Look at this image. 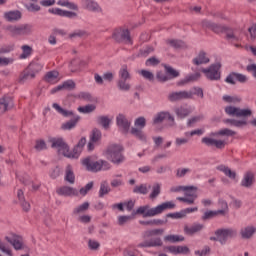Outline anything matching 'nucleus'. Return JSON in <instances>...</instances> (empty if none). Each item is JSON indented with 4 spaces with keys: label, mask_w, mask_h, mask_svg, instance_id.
<instances>
[{
    "label": "nucleus",
    "mask_w": 256,
    "mask_h": 256,
    "mask_svg": "<svg viewBox=\"0 0 256 256\" xmlns=\"http://www.w3.org/2000/svg\"><path fill=\"white\" fill-rule=\"evenodd\" d=\"M167 209H175V203L172 201L163 202L154 208H151L149 205L140 206L137 208L135 214L143 215V217H155L157 215H161V213H163V211H167Z\"/></svg>",
    "instance_id": "nucleus-1"
},
{
    "label": "nucleus",
    "mask_w": 256,
    "mask_h": 256,
    "mask_svg": "<svg viewBox=\"0 0 256 256\" xmlns=\"http://www.w3.org/2000/svg\"><path fill=\"white\" fill-rule=\"evenodd\" d=\"M5 241L13 247L14 251H22L23 253L20 256H30L28 253L31 251L27 243H25V238H23L22 235H19L17 233H10L9 236H5Z\"/></svg>",
    "instance_id": "nucleus-2"
},
{
    "label": "nucleus",
    "mask_w": 256,
    "mask_h": 256,
    "mask_svg": "<svg viewBox=\"0 0 256 256\" xmlns=\"http://www.w3.org/2000/svg\"><path fill=\"white\" fill-rule=\"evenodd\" d=\"M106 157L108 161H111V163H114V165H121V163L125 162L123 146L111 144L106 150Z\"/></svg>",
    "instance_id": "nucleus-3"
},
{
    "label": "nucleus",
    "mask_w": 256,
    "mask_h": 256,
    "mask_svg": "<svg viewBox=\"0 0 256 256\" xmlns=\"http://www.w3.org/2000/svg\"><path fill=\"white\" fill-rule=\"evenodd\" d=\"M214 235L209 238L210 241H217L220 245H227L229 239L237 236V231L233 228H220L214 232Z\"/></svg>",
    "instance_id": "nucleus-4"
},
{
    "label": "nucleus",
    "mask_w": 256,
    "mask_h": 256,
    "mask_svg": "<svg viewBox=\"0 0 256 256\" xmlns=\"http://www.w3.org/2000/svg\"><path fill=\"white\" fill-rule=\"evenodd\" d=\"M8 35L11 37H19L21 35H31L33 33V26L30 24L22 25H8L6 27Z\"/></svg>",
    "instance_id": "nucleus-5"
},
{
    "label": "nucleus",
    "mask_w": 256,
    "mask_h": 256,
    "mask_svg": "<svg viewBox=\"0 0 256 256\" xmlns=\"http://www.w3.org/2000/svg\"><path fill=\"white\" fill-rule=\"evenodd\" d=\"M202 73H204L206 79L209 81H219L221 80V64L216 62L210 65L208 68H202Z\"/></svg>",
    "instance_id": "nucleus-6"
},
{
    "label": "nucleus",
    "mask_w": 256,
    "mask_h": 256,
    "mask_svg": "<svg viewBox=\"0 0 256 256\" xmlns=\"http://www.w3.org/2000/svg\"><path fill=\"white\" fill-rule=\"evenodd\" d=\"M193 98V92L187 90L173 91L167 96L170 103H179V101H185Z\"/></svg>",
    "instance_id": "nucleus-7"
},
{
    "label": "nucleus",
    "mask_w": 256,
    "mask_h": 256,
    "mask_svg": "<svg viewBox=\"0 0 256 256\" xmlns=\"http://www.w3.org/2000/svg\"><path fill=\"white\" fill-rule=\"evenodd\" d=\"M225 113L230 117H251V115H253V110L250 108L241 109L235 106H227L225 108Z\"/></svg>",
    "instance_id": "nucleus-8"
},
{
    "label": "nucleus",
    "mask_w": 256,
    "mask_h": 256,
    "mask_svg": "<svg viewBox=\"0 0 256 256\" xmlns=\"http://www.w3.org/2000/svg\"><path fill=\"white\" fill-rule=\"evenodd\" d=\"M112 39L117 43H132L129 29H116L113 32Z\"/></svg>",
    "instance_id": "nucleus-9"
},
{
    "label": "nucleus",
    "mask_w": 256,
    "mask_h": 256,
    "mask_svg": "<svg viewBox=\"0 0 256 256\" xmlns=\"http://www.w3.org/2000/svg\"><path fill=\"white\" fill-rule=\"evenodd\" d=\"M165 119L170 121L169 127H175V117H173V115L167 111L157 113L153 118V125H159L163 123Z\"/></svg>",
    "instance_id": "nucleus-10"
},
{
    "label": "nucleus",
    "mask_w": 256,
    "mask_h": 256,
    "mask_svg": "<svg viewBox=\"0 0 256 256\" xmlns=\"http://www.w3.org/2000/svg\"><path fill=\"white\" fill-rule=\"evenodd\" d=\"M48 143L51 144L52 149H57L58 153H61L62 155H65V153L67 152V149L69 147V145H67V143H65L63 138H50L48 140Z\"/></svg>",
    "instance_id": "nucleus-11"
},
{
    "label": "nucleus",
    "mask_w": 256,
    "mask_h": 256,
    "mask_svg": "<svg viewBox=\"0 0 256 256\" xmlns=\"http://www.w3.org/2000/svg\"><path fill=\"white\" fill-rule=\"evenodd\" d=\"M82 165L86 167L87 171H91V173H99L101 171L100 160L94 161L91 157L82 160Z\"/></svg>",
    "instance_id": "nucleus-12"
},
{
    "label": "nucleus",
    "mask_w": 256,
    "mask_h": 256,
    "mask_svg": "<svg viewBox=\"0 0 256 256\" xmlns=\"http://www.w3.org/2000/svg\"><path fill=\"white\" fill-rule=\"evenodd\" d=\"M116 125L119 127L122 133H129V129H131V122L127 119V116L123 114L117 115Z\"/></svg>",
    "instance_id": "nucleus-13"
},
{
    "label": "nucleus",
    "mask_w": 256,
    "mask_h": 256,
    "mask_svg": "<svg viewBox=\"0 0 256 256\" xmlns=\"http://www.w3.org/2000/svg\"><path fill=\"white\" fill-rule=\"evenodd\" d=\"M201 142L206 145V147H216V149H225V140H217L211 137L202 138Z\"/></svg>",
    "instance_id": "nucleus-14"
},
{
    "label": "nucleus",
    "mask_w": 256,
    "mask_h": 256,
    "mask_svg": "<svg viewBox=\"0 0 256 256\" xmlns=\"http://www.w3.org/2000/svg\"><path fill=\"white\" fill-rule=\"evenodd\" d=\"M13 98L11 96H3L0 98V115L7 113V111L13 109Z\"/></svg>",
    "instance_id": "nucleus-15"
},
{
    "label": "nucleus",
    "mask_w": 256,
    "mask_h": 256,
    "mask_svg": "<svg viewBox=\"0 0 256 256\" xmlns=\"http://www.w3.org/2000/svg\"><path fill=\"white\" fill-rule=\"evenodd\" d=\"M202 27H204L205 29H210L211 31H213V33L217 34L223 33L225 31V26L209 20H203Z\"/></svg>",
    "instance_id": "nucleus-16"
},
{
    "label": "nucleus",
    "mask_w": 256,
    "mask_h": 256,
    "mask_svg": "<svg viewBox=\"0 0 256 256\" xmlns=\"http://www.w3.org/2000/svg\"><path fill=\"white\" fill-rule=\"evenodd\" d=\"M56 193L63 197H77L79 195V191L76 188L69 186H62L58 188Z\"/></svg>",
    "instance_id": "nucleus-17"
},
{
    "label": "nucleus",
    "mask_w": 256,
    "mask_h": 256,
    "mask_svg": "<svg viewBox=\"0 0 256 256\" xmlns=\"http://www.w3.org/2000/svg\"><path fill=\"white\" fill-rule=\"evenodd\" d=\"M48 12L52 13V15H58V17H67L68 19H75L77 17V13L60 8H50Z\"/></svg>",
    "instance_id": "nucleus-18"
},
{
    "label": "nucleus",
    "mask_w": 256,
    "mask_h": 256,
    "mask_svg": "<svg viewBox=\"0 0 256 256\" xmlns=\"http://www.w3.org/2000/svg\"><path fill=\"white\" fill-rule=\"evenodd\" d=\"M174 113L178 119H186L191 113H193V107L191 106H179L174 110Z\"/></svg>",
    "instance_id": "nucleus-19"
},
{
    "label": "nucleus",
    "mask_w": 256,
    "mask_h": 256,
    "mask_svg": "<svg viewBox=\"0 0 256 256\" xmlns=\"http://www.w3.org/2000/svg\"><path fill=\"white\" fill-rule=\"evenodd\" d=\"M139 248H146V247H163V240L160 237H155L150 240H145L142 243L137 245Z\"/></svg>",
    "instance_id": "nucleus-20"
},
{
    "label": "nucleus",
    "mask_w": 256,
    "mask_h": 256,
    "mask_svg": "<svg viewBox=\"0 0 256 256\" xmlns=\"http://www.w3.org/2000/svg\"><path fill=\"white\" fill-rule=\"evenodd\" d=\"M84 9L92 11L93 13H101V6L94 0H82Z\"/></svg>",
    "instance_id": "nucleus-21"
},
{
    "label": "nucleus",
    "mask_w": 256,
    "mask_h": 256,
    "mask_svg": "<svg viewBox=\"0 0 256 256\" xmlns=\"http://www.w3.org/2000/svg\"><path fill=\"white\" fill-rule=\"evenodd\" d=\"M205 228V225L200 223H194L192 226H184V233L186 235H195V233H199L200 231H203Z\"/></svg>",
    "instance_id": "nucleus-22"
},
{
    "label": "nucleus",
    "mask_w": 256,
    "mask_h": 256,
    "mask_svg": "<svg viewBox=\"0 0 256 256\" xmlns=\"http://www.w3.org/2000/svg\"><path fill=\"white\" fill-rule=\"evenodd\" d=\"M59 80H60L59 71L57 70L49 71L44 76V81L46 83H50V84L59 83Z\"/></svg>",
    "instance_id": "nucleus-23"
},
{
    "label": "nucleus",
    "mask_w": 256,
    "mask_h": 256,
    "mask_svg": "<svg viewBox=\"0 0 256 256\" xmlns=\"http://www.w3.org/2000/svg\"><path fill=\"white\" fill-rule=\"evenodd\" d=\"M81 120L80 116H73V118L62 124L61 129L63 131H71V129H75L77 127V123Z\"/></svg>",
    "instance_id": "nucleus-24"
},
{
    "label": "nucleus",
    "mask_w": 256,
    "mask_h": 256,
    "mask_svg": "<svg viewBox=\"0 0 256 256\" xmlns=\"http://www.w3.org/2000/svg\"><path fill=\"white\" fill-rule=\"evenodd\" d=\"M75 89V83L73 80L65 81L63 84L58 85L56 88L52 90V93H57V91H73Z\"/></svg>",
    "instance_id": "nucleus-25"
},
{
    "label": "nucleus",
    "mask_w": 256,
    "mask_h": 256,
    "mask_svg": "<svg viewBox=\"0 0 256 256\" xmlns=\"http://www.w3.org/2000/svg\"><path fill=\"white\" fill-rule=\"evenodd\" d=\"M209 57H207V53L201 51L199 52V54L192 60V63H194V65H207V63H209Z\"/></svg>",
    "instance_id": "nucleus-26"
},
{
    "label": "nucleus",
    "mask_w": 256,
    "mask_h": 256,
    "mask_svg": "<svg viewBox=\"0 0 256 256\" xmlns=\"http://www.w3.org/2000/svg\"><path fill=\"white\" fill-rule=\"evenodd\" d=\"M35 73H32L29 68H26L19 76V83H27V81H32V79H35Z\"/></svg>",
    "instance_id": "nucleus-27"
},
{
    "label": "nucleus",
    "mask_w": 256,
    "mask_h": 256,
    "mask_svg": "<svg viewBox=\"0 0 256 256\" xmlns=\"http://www.w3.org/2000/svg\"><path fill=\"white\" fill-rule=\"evenodd\" d=\"M22 14L21 11L15 10V11H9L4 13V18L6 21H9L10 23H13V21H19L21 19Z\"/></svg>",
    "instance_id": "nucleus-28"
},
{
    "label": "nucleus",
    "mask_w": 256,
    "mask_h": 256,
    "mask_svg": "<svg viewBox=\"0 0 256 256\" xmlns=\"http://www.w3.org/2000/svg\"><path fill=\"white\" fill-rule=\"evenodd\" d=\"M233 135H237V132L229 129V128H225V129H221L217 132H212L210 133V137H233Z\"/></svg>",
    "instance_id": "nucleus-29"
},
{
    "label": "nucleus",
    "mask_w": 256,
    "mask_h": 256,
    "mask_svg": "<svg viewBox=\"0 0 256 256\" xmlns=\"http://www.w3.org/2000/svg\"><path fill=\"white\" fill-rule=\"evenodd\" d=\"M256 228L253 226H246L240 230L242 239H251L255 235Z\"/></svg>",
    "instance_id": "nucleus-30"
},
{
    "label": "nucleus",
    "mask_w": 256,
    "mask_h": 256,
    "mask_svg": "<svg viewBox=\"0 0 256 256\" xmlns=\"http://www.w3.org/2000/svg\"><path fill=\"white\" fill-rule=\"evenodd\" d=\"M200 78H201V73L196 72L194 74H190L186 76L184 79L178 82V85H187V83H193L195 81H199Z\"/></svg>",
    "instance_id": "nucleus-31"
},
{
    "label": "nucleus",
    "mask_w": 256,
    "mask_h": 256,
    "mask_svg": "<svg viewBox=\"0 0 256 256\" xmlns=\"http://www.w3.org/2000/svg\"><path fill=\"white\" fill-rule=\"evenodd\" d=\"M218 171L224 173V175H226V177H228L229 179H237V172L232 171L229 167L225 165L218 166Z\"/></svg>",
    "instance_id": "nucleus-32"
},
{
    "label": "nucleus",
    "mask_w": 256,
    "mask_h": 256,
    "mask_svg": "<svg viewBox=\"0 0 256 256\" xmlns=\"http://www.w3.org/2000/svg\"><path fill=\"white\" fill-rule=\"evenodd\" d=\"M64 179L67 181V183H70V185L75 184V173H73V168H71V165L66 167Z\"/></svg>",
    "instance_id": "nucleus-33"
},
{
    "label": "nucleus",
    "mask_w": 256,
    "mask_h": 256,
    "mask_svg": "<svg viewBox=\"0 0 256 256\" xmlns=\"http://www.w3.org/2000/svg\"><path fill=\"white\" fill-rule=\"evenodd\" d=\"M163 233H165V230L161 228L146 230L143 233V239H149V237H157V235H163Z\"/></svg>",
    "instance_id": "nucleus-34"
},
{
    "label": "nucleus",
    "mask_w": 256,
    "mask_h": 256,
    "mask_svg": "<svg viewBox=\"0 0 256 256\" xmlns=\"http://www.w3.org/2000/svg\"><path fill=\"white\" fill-rule=\"evenodd\" d=\"M83 150L79 149L78 147H74L73 151H69V146L67 151L64 153V157H68V159H79V156L81 155V152Z\"/></svg>",
    "instance_id": "nucleus-35"
},
{
    "label": "nucleus",
    "mask_w": 256,
    "mask_h": 256,
    "mask_svg": "<svg viewBox=\"0 0 256 256\" xmlns=\"http://www.w3.org/2000/svg\"><path fill=\"white\" fill-rule=\"evenodd\" d=\"M255 178V175L252 172H247L244 175L243 180L241 181L242 187H251L253 185V179Z\"/></svg>",
    "instance_id": "nucleus-36"
},
{
    "label": "nucleus",
    "mask_w": 256,
    "mask_h": 256,
    "mask_svg": "<svg viewBox=\"0 0 256 256\" xmlns=\"http://www.w3.org/2000/svg\"><path fill=\"white\" fill-rule=\"evenodd\" d=\"M109 193H111V188L109 187V183H107V181L101 182L100 190L98 193L100 199H103V197H105V195H109Z\"/></svg>",
    "instance_id": "nucleus-37"
},
{
    "label": "nucleus",
    "mask_w": 256,
    "mask_h": 256,
    "mask_svg": "<svg viewBox=\"0 0 256 256\" xmlns=\"http://www.w3.org/2000/svg\"><path fill=\"white\" fill-rule=\"evenodd\" d=\"M223 33H225L226 39H228V41H239V37L235 35V30L233 28L225 26Z\"/></svg>",
    "instance_id": "nucleus-38"
},
{
    "label": "nucleus",
    "mask_w": 256,
    "mask_h": 256,
    "mask_svg": "<svg viewBox=\"0 0 256 256\" xmlns=\"http://www.w3.org/2000/svg\"><path fill=\"white\" fill-rule=\"evenodd\" d=\"M217 215H225V211L208 210L202 216V221H209V219H213V217H217Z\"/></svg>",
    "instance_id": "nucleus-39"
},
{
    "label": "nucleus",
    "mask_w": 256,
    "mask_h": 256,
    "mask_svg": "<svg viewBox=\"0 0 256 256\" xmlns=\"http://www.w3.org/2000/svg\"><path fill=\"white\" fill-rule=\"evenodd\" d=\"M131 79V74L127 69V66H122L119 70V81H129Z\"/></svg>",
    "instance_id": "nucleus-40"
},
{
    "label": "nucleus",
    "mask_w": 256,
    "mask_h": 256,
    "mask_svg": "<svg viewBox=\"0 0 256 256\" xmlns=\"http://www.w3.org/2000/svg\"><path fill=\"white\" fill-rule=\"evenodd\" d=\"M131 134L140 141H147V136H145V133H143V130H141V128L132 127Z\"/></svg>",
    "instance_id": "nucleus-41"
},
{
    "label": "nucleus",
    "mask_w": 256,
    "mask_h": 256,
    "mask_svg": "<svg viewBox=\"0 0 256 256\" xmlns=\"http://www.w3.org/2000/svg\"><path fill=\"white\" fill-rule=\"evenodd\" d=\"M164 241L166 243H180L181 241H185V237L179 235H166L164 237Z\"/></svg>",
    "instance_id": "nucleus-42"
},
{
    "label": "nucleus",
    "mask_w": 256,
    "mask_h": 256,
    "mask_svg": "<svg viewBox=\"0 0 256 256\" xmlns=\"http://www.w3.org/2000/svg\"><path fill=\"white\" fill-rule=\"evenodd\" d=\"M167 44L170 45V47H174V49H185V47H187V44L182 40H167Z\"/></svg>",
    "instance_id": "nucleus-43"
},
{
    "label": "nucleus",
    "mask_w": 256,
    "mask_h": 256,
    "mask_svg": "<svg viewBox=\"0 0 256 256\" xmlns=\"http://www.w3.org/2000/svg\"><path fill=\"white\" fill-rule=\"evenodd\" d=\"M158 195H161V184L154 183L152 186V192L149 195V199L153 201Z\"/></svg>",
    "instance_id": "nucleus-44"
},
{
    "label": "nucleus",
    "mask_w": 256,
    "mask_h": 256,
    "mask_svg": "<svg viewBox=\"0 0 256 256\" xmlns=\"http://www.w3.org/2000/svg\"><path fill=\"white\" fill-rule=\"evenodd\" d=\"M89 202H84L83 204L77 206L73 210V215H81V213H85L89 210Z\"/></svg>",
    "instance_id": "nucleus-45"
},
{
    "label": "nucleus",
    "mask_w": 256,
    "mask_h": 256,
    "mask_svg": "<svg viewBox=\"0 0 256 256\" xmlns=\"http://www.w3.org/2000/svg\"><path fill=\"white\" fill-rule=\"evenodd\" d=\"M52 107L57 111V113L63 115V117H71V115H73V111H67L59 106V104L57 103H53Z\"/></svg>",
    "instance_id": "nucleus-46"
},
{
    "label": "nucleus",
    "mask_w": 256,
    "mask_h": 256,
    "mask_svg": "<svg viewBox=\"0 0 256 256\" xmlns=\"http://www.w3.org/2000/svg\"><path fill=\"white\" fill-rule=\"evenodd\" d=\"M98 125H101L104 129H109V125H111V119L107 116H99L97 118Z\"/></svg>",
    "instance_id": "nucleus-47"
},
{
    "label": "nucleus",
    "mask_w": 256,
    "mask_h": 256,
    "mask_svg": "<svg viewBox=\"0 0 256 256\" xmlns=\"http://www.w3.org/2000/svg\"><path fill=\"white\" fill-rule=\"evenodd\" d=\"M29 71H31L32 73H34V75L36 76L37 73H39L40 71H42L43 69V65L39 62H32L30 63V65L28 66Z\"/></svg>",
    "instance_id": "nucleus-48"
},
{
    "label": "nucleus",
    "mask_w": 256,
    "mask_h": 256,
    "mask_svg": "<svg viewBox=\"0 0 256 256\" xmlns=\"http://www.w3.org/2000/svg\"><path fill=\"white\" fill-rule=\"evenodd\" d=\"M133 193H136L139 195H147V193H149V188H147L146 184H141L139 186L134 187Z\"/></svg>",
    "instance_id": "nucleus-49"
},
{
    "label": "nucleus",
    "mask_w": 256,
    "mask_h": 256,
    "mask_svg": "<svg viewBox=\"0 0 256 256\" xmlns=\"http://www.w3.org/2000/svg\"><path fill=\"white\" fill-rule=\"evenodd\" d=\"M153 51H155V48H153V46H146L140 49L138 53V57H149V55H151Z\"/></svg>",
    "instance_id": "nucleus-50"
},
{
    "label": "nucleus",
    "mask_w": 256,
    "mask_h": 256,
    "mask_svg": "<svg viewBox=\"0 0 256 256\" xmlns=\"http://www.w3.org/2000/svg\"><path fill=\"white\" fill-rule=\"evenodd\" d=\"M164 69L170 79H175L176 77H179V71L175 70L173 67L165 65Z\"/></svg>",
    "instance_id": "nucleus-51"
},
{
    "label": "nucleus",
    "mask_w": 256,
    "mask_h": 256,
    "mask_svg": "<svg viewBox=\"0 0 256 256\" xmlns=\"http://www.w3.org/2000/svg\"><path fill=\"white\" fill-rule=\"evenodd\" d=\"M156 79L160 83H167V81H170L171 77H169V75H167V73H165L163 71H158L156 73Z\"/></svg>",
    "instance_id": "nucleus-52"
},
{
    "label": "nucleus",
    "mask_w": 256,
    "mask_h": 256,
    "mask_svg": "<svg viewBox=\"0 0 256 256\" xmlns=\"http://www.w3.org/2000/svg\"><path fill=\"white\" fill-rule=\"evenodd\" d=\"M0 251L1 253H4V255L13 256V250L7 247V244H5V242H3L1 239H0Z\"/></svg>",
    "instance_id": "nucleus-53"
},
{
    "label": "nucleus",
    "mask_w": 256,
    "mask_h": 256,
    "mask_svg": "<svg viewBox=\"0 0 256 256\" xmlns=\"http://www.w3.org/2000/svg\"><path fill=\"white\" fill-rule=\"evenodd\" d=\"M117 87L120 91H130L131 84L127 83V80H118Z\"/></svg>",
    "instance_id": "nucleus-54"
},
{
    "label": "nucleus",
    "mask_w": 256,
    "mask_h": 256,
    "mask_svg": "<svg viewBox=\"0 0 256 256\" xmlns=\"http://www.w3.org/2000/svg\"><path fill=\"white\" fill-rule=\"evenodd\" d=\"M222 99L225 101V103H241V97L239 96L224 95Z\"/></svg>",
    "instance_id": "nucleus-55"
},
{
    "label": "nucleus",
    "mask_w": 256,
    "mask_h": 256,
    "mask_svg": "<svg viewBox=\"0 0 256 256\" xmlns=\"http://www.w3.org/2000/svg\"><path fill=\"white\" fill-rule=\"evenodd\" d=\"M23 53L20 55V59H27V57L31 56L33 49L29 45L22 46Z\"/></svg>",
    "instance_id": "nucleus-56"
},
{
    "label": "nucleus",
    "mask_w": 256,
    "mask_h": 256,
    "mask_svg": "<svg viewBox=\"0 0 256 256\" xmlns=\"http://www.w3.org/2000/svg\"><path fill=\"white\" fill-rule=\"evenodd\" d=\"M18 179H19L20 183L25 185V187H29L33 183V181H31V177L27 174L18 176Z\"/></svg>",
    "instance_id": "nucleus-57"
},
{
    "label": "nucleus",
    "mask_w": 256,
    "mask_h": 256,
    "mask_svg": "<svg viewBox=\"0 0 256 256\" xmlns=\"http://www.w3.org/2000/svg\"><path fill=\"white\" fill-rule=\"evenodd\" d=\"M187 190H184L185 197H193V195H197V186H185Z\"/></svg>",
    "instance_id": "nucleus-58"
},
{
    "label": "nucleus",
    "mask_w": 256,
    "mask_h": 256,
    "mask_svg": "<svg viewBox=\"0 0 256 256\" xmlns=\"http://www.w3.org/2000/svg\"><path fill=\"white\" fill-rule=\"evenodd\" d=\"M189 173H191V168H178L176 170V177H178V179H183V177L189 175Z\"/></svg>",
    "instance_id": "nucleus-59"
},
{
    "label": "nucleus",
    "mask_w": 256,
    "mask_h": 256,
    "mask_svg": "<svg viewBox=\"0 0 256 256\" xmlns=\"http://www.w3.org/2000/svg\"><path fill=\"white\" fill-rule=\"evenodd\" d=\"M90 140L94 143H98V141H101V130L97 128L93 129Z\"/></svg>",
    "instance_id": "nucleus-60"
},
{
    "label": "nucleus",
    "mask_w": 256,
    "mask_h": 256,
    "mask_svg": "<svg viewBox=\"0 0 256 256\" xmlns=\"http://www.w3.org/2000/svg\"><path fill=\"white\" fill-rule=\"evenodd\" d=\"M159 63H161V60L155 56H152L146 60L145 65L146 67H156V65H159Z\"/></svg>",
    "instance_id": "nucleus-61"
},
{
    "label": "nucleus",
    "mask_w": 256,
    "mask_h": 256,
    "mask_svg": "<svg viewBox=\"0 0 256 256\" xmlns=\"http://www.w3.org/2000/svg\"><path fill=\"white\" fill-rule=\"evenodd\" d=\"M79 113H93L95 111V105L88 104L86 106L78 107Z\"/></svg>",
    "instance_id": "nucleus-62"
},
{
    "label": "nucleus",
    "mask_w": 256,
    "mask_h": 256,
    "mask_svg": "<svg viewBox=\"0 0 256 256\" xmlns=\"http://www.w3.org/2000/svg\"><path fill=\"white\" fill-rule=\"evenodd\" d=\"M134 125L135 127H138V129H145V125H147V120L143 116L138 117L135 120Z\"/></svg>",
    "instance_id": "nucleus-63"
},
{
    "label": "nucleus",
    "mask_w": 256,
    "mask_h": 256,
    "mask_svg": "<svg viewBox=\"0 0 256 256\" xmlns=\"http://www.w3.org/2000/svg\"><path fill=\"white\" fill-rule=\"evenodd\" d=\"M144 79H147V81H154L155 75H153V72L148 71V70H141L139 72Z\"/></svg>",
    "instance_id": "nucleus-64"
}]
</instances>
